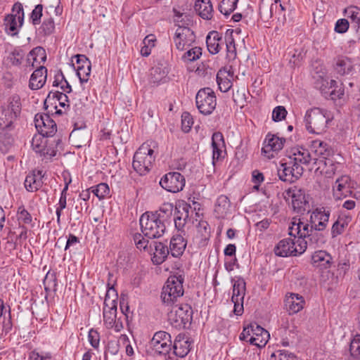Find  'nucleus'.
<instances>
[{"instance_id":"f257e3e1","label":"nucleus","mask_w":360,"mask_h":360,"mask_svg":"<svg viewBox=\"0 0 360 360\" xmlns=\"http://www.w3.org/2000/svg\"><path fill=\"white\" fill-rule=\"evenodd\" d=\"M331 120L332 116L327 110L314 108L307 110L304 122L307 130L310 134H321L326 131Z\"/></svg>"},{"instance_id":"f03ea898","label":"nucleus","mask_w":360,"mask_h":360,"mask_svg":"<svg viewBox=\"0 0 360 360\" xmlns=\"http://www.w3.org/2000/svg\"><path fill=\"white\" fill-rule=\"evenodd\" d=\"M21 100L15 94L8 98L0 107V129H10L21 112Z\"/></svg>"},{"instance_id":"7ed1b4c3","label":"nucleus","mask_w":360,"mask_h":360,"mask_svg":"<svg viewBox=\"0 0 360 360\" xmlns=\"http://www.w3.org/2000/svg\"><path fill=\"white\" fill-rule=\"evenodd\" d=\"M184 278L182 276H171L168 278L161 292V300L166 307L179 304L184 295Z\"/></svg>"},{"instance_id":"20e7f679","label":"nucleus","mask_w":360,"mask_h":360,"mask_svg":"<svg viewBox=\"0 0 360 360\" xmlns=\"http://www.w3.org/2000/svg\"><path fill=\"white\" fill-rule=\"evenodd\" d=\"M155 159L153 147L148 143H144L134 153L133 168L141 176L146 175L152 169Z\"/></svg>"},{"instance_id":"39448f33","label":"nucleus","mask_w":360,"mask_h":360,"mask_svg":"<svg viewBox=\"0 0 360 360\" xmlns=\"http://www.w3.org/2000/svg\"><path fill=\"white\" fill-rule=\"evenodd\" d=\"M172 349L171 335L164 330L155 332L148 342V353L153 356L166 358Z\"/></svg>"},{"instance_id":"423d86ee","label":"nucleus","mask_w":360,"mask_h":360,"mask_svg":"<svg viewBox=\"0 0 360 360\" xmlns=\"http://www.w3.org/2000/svg\"><path fill=\"white\" fill-rule=\"evenodd\" d=\"M307 250V243L303 238L296 239L290 236L281 240L274 247V252L276 256L288 257L303 254Z\"/></svg>"},{"instance_id":"0eeeda50","label":"nucleus","mask_w":360,"mask_h":360,"mask_svg":"<svg viewBox=\"0 0 360 360\" xmlns=\"http://www.w3.org/2000/svg\"><path fill=\"white\" fill-rule=\"evenodd\" d=\"M171 310L168 313L169 324L176 329L185 328L190 324L193 318V310L188 304H176L170 306Z\"/></svg>"},{"instance_id":"6e6552de","label":"nucleus","mask_w":360,"mask_h":360,"mask_svg":"<svg viewBox=\"0 0 360 360\" xmlns=\"http://www.w3.org/2000/svg\"><path fill=\"white\" fill-rule=\"evenodd\" d=\"M139 223L143 234L148 238H160L166 231V225L149 212L141 216Z\"/></svg>"},{"instance_id":"1a4fd4ad","label":"nucleus","mask_w":360,"mask_h":360,"mask_svg":"<svg viewBox=\"0 0 360 360\" xmlns=\"http://www.w3.org/2000/svg\"><path fill=\"white\" fill-rule=\"evenodd\" d=\"M269 337V332L257 323H251L248 327H245L239 335L240 340H246L259 348L266 345Z\"/></svg>"},{"instance_id":"9d476101","label":"nucleus","mask_w":360,"mask_h":360,"mask_svg":"<svg viewBox=\"0 0 360 360\" xmlns=\"http://www.w3.org/2000/svg\"><path fill=\"white\" fill-rule=\"evenodd\" d=\"M25 13L23 6L20 3H15L13 6L12 12L7 14L4 19L5 32L11 36L18 34L23 25Z\"/></svg>"},{"instance_id":"9b49d317","label":"nucleus","mask_w":360,"mask_h":360,"mask_svg":"<svg viewBox=\"0 0 360 360\" xmlns=\"http://www.w3.org/2000/svg\"><path fill=\"white\" fill-rule=\"evenodd\" d=\"M195 104L201 114L204 115L212 114L217 105L214 91L209 87L200 89L195 96Z\"/></svg>"},{"instance_id":"f8f14e48","label":"nucleus","mask_w":360,"mask_h":360,"mask_svg":"<svg viewBox=\"0 0 360 360\" xmlns=\"http://www.w3.org/2000/svg\"><path fill=\"white\" fill-rule=\"evenodd\" d=\"M117 293L113 287H108L104 300L103 321L108 326H112L113 321L117 319Z\"/></svg>"},{"instance_id":"ddd939ff","label":"nucleus","mask_w":360,"mask_h":360,"mask_svg":"<svg viewBox=\"0 0 360 360\" xmlns=\"http://www.w3.org/2000/svg\"><path fill=\"white\" fill-rule=\"evenodd\" d=\"M168 69L163 63H158L153 66L148 71L146 79H144V88L150 89L157 87L165 83L168 75Z\"/></svg>"},{"instance_id":"4468645a","label":"nucleus","mask_w":360,"mask_h":360,"mask_svg":"<svg viewBox=\"0 0 360 360\" xmlns=\"http://www.w3.org/2000/svg\"><path fill=\"white\" fill-rule=\"evenodd\" d=\"M195 41L193 31L188 26L176 27L173 36V42L176 49L180 51L192 46Z\"/></svg>"},{"instance_id":"2eb2a0df","label":"nucleus","mask_w":360,"mask_h":360,"mask_svg":"<svg viewBox=\"0 0 360 360\" xmlns=\"http://www.w3.org/2000/svg\"><path fill=\"white\" fill-rule=\"evenodd\" d=\"M185 184L184 176L178 172H168L160 181L161 187L171 193H178L182 191Z\"/></svg>"},{"instance_id":"dca6fc26","label":"nucleus","mask_w":360,"mask_h":360,"mask_svg":"<svg viewBox=\"0 0 360 360\" xmlns=\"http://www.w3.org/2000/svg\"><path fill=\"white\" fill-rule=\"evenodd\" d=\"M246 291V283L245 280L238 277L233 281L231 301L234 304L233 312L240 316L243 312V302Z\"/></svg>"},{"instance_id":"f3484780","label":"nucleus","mask_w":360,"mask_h":360,"mask_svg":"<svg viewBox=\"0 0 360 360\" xmlns=\"http://www.w3.org/2000/svg\"><path fill=\"white\" fill-rule=\"evenodd\" d=\"M354 184L355 182L348 175H342L338 177L332 186L334 198L340 200L351 195L352 189L354 188Z\"/></svg>"},{"instance_id":"a211bd4d","label":"nucleus","mask_w":360,"mask_h":360,"mask_svg":"<svg viewBox=\"0 0 360 360\" xmlns=\"http://www.w3.org/2000/svg\"><path fill=\"white\" fill-rule=\"evenodd\" d=\"M46 136L42 134H35L31 141L32 150L41 157L51 159L56 156L57 150L55 147L48 146Z\"/></svg>"},{"instance_id":"6ab92c4d","label":"nucleus","mask_w":360,"mask_h":360,"mask_svg":"<svg viewBox=\"0 0 360 360\" xmlns=\"http://www.w3.org/2000/svg\"><path fill=\"white\" fill-rule=\"evenodd\" d=\"M285 139L268 133L263 142L262 153L268 158H274V154L283 149Z\"/></svg>"},{"instance_id":"aec40b11","label":"nucleus","mask_w":360,"mask_h":360,"mask_svg":"<svg viewBox=\"0 0 360 360\" xmlns=\"http://www.w3.org/2000/svg\"><path fill=\"white\" fill-rule=\"evenodd\" d=\"M303 171V167L295 166L288 160L285 162L281 164L278 169V175L281 181L293 183L302 176Z\"/></svg>"},{"instance_id":"412c9836","label":"nucleus","mask_w":360,"mask_h":360,"mask_svg":"<svg viewBox=\"0 0 360 360\" xmlns=\"http://www.w3.org/2000/svg\"><path fill=\"white\" fill-rule=\"evenodd\" d=\"M34 124L39 134L46 137L53 136L57 131L55 121L47 114H37L34 117Z\"/></svg>"},{"instance_id":"4be33fe9","label":"nucleus","mask_w":360,"mask_h":360,"mask_svg":"<svg viewBox=\"0 0 360 360\" xmlns=\"http://www.w3.org/2000/svg\"><path fill=\"white\" fill-rule=\"evenodd\" d=\"M285 198L291 200L292 207L294 211L302 213L305 211L308 202L306 199L304 191L294 186L286 191Z\"/></svg>"},{"instance_id":"5701e85b","label":"nucleus","mask_w":360,"mask_h":360,"mask_svg":"<svg viewBox=\"0 0 360 360\" xmlns=\"http://www.w3.org/2000/svg\"><path fill=\"white\" fill-rule=\"evenodd\" d=\"M288 160L295 166L311 165L314 160L309 150L302 147H293L287 152Z\"/></svg>"},{"instance_id":"b1692460","label":"nucleus","mask_w":360,"mask_h":360,"mask_svg":"<svg viewBox=\"0 0 360 360\" xmlns=\"http://www.w3.org/2000/svg\"><path fill=\"white\" fill-rule=\"evenodd\" d=\"M315 229L311 228V224L308 221H304L300 219L293 218L289 226V235L296 237V239H306L314 231Z\"/></svg>"},{"instance_id":"393cba45","label":"nucleus","mask_w":360,"mask_h":360,"mask_svg":"<svg viewBox=\"0 0 360 360\" xmlns=\"http://www.w3.org/2000/svg\"><path fill=\"white\" fill-rule=\"evenodd\" d=\"M330 216V211L324 207L315 209L310 214L309 222L311 224V228L319 231L325 230L328 226Z\"/></svg>"},{"instance_id":"a878e982","label":"nucleus","mask_w":360,"mask_h":360,"mask_svg":"<svg viewBox=\"0 0 360 360\" xmlns=\"http://www.w3.org/2000/svg\"><path fill=\"white\" fill-rule=\"evenodd\" d=\"M337 167L331 160L315 158L309 167L318 175H323L326 178L332 177L336 171Z\"/></svg>"},{"instance_id":"bb28decb","label":"nucleus","mask_w":360,"mask_h":360,"mask_svg":"<svg viewBox=\"0 0 360 360\" xmlns=\"http://www.w3.org/2000/svg\"><path fill=\"white\" fill-rule=\"evenodd\" d=\"M212 164H215L224 158L226 145L224 136L221 132H214L212 136Z\"/></svg>"},{"instance_id":"cd10ccee","label":"nucleus","mask_w":360,"mask_h":360,"mask_svg":"<svg viewBox=\"0 0 360 360\" xmlns=\"http://www.w3.org/2000/svg\"><path fill=\"white\" fill-rule=\"evenodd\" d=\"M45 172L43 170L34 169L27 175L24 185L28 192H36L39 191L44 184L43 179Z\"/></svg>"},{"instance_id":"c85d7f7f","label":"nucleus","mask_w":360,"mask_h":360,"mask_svg":"<svg viewBox=\"0 0 360 360\" xmlns=\"http://www.w3.org/2000/svg\"><path fill=\"white\" fill-rule=\"evenodd\" d=\"M46 60V53L44 48L37 46L32 49L27 56L25 68L30 70L38 68Z\"/></svg>"},{"instance_id":"c756f323","label":"nucleus","mask_w":360,"mask_h":360,"mask_svg":"<svg viewBox=\"0 0 360 360\" xmlns=\"http://www.w3.org/2000/svg\"><path fill=\"white\" fill-rule=\"evenodd\" d=\"M191 349V342L188 338L183 334H179L172 342V354L176 356L184 358Z\"/></svg>"},{"instance_id":"7c9ffc66","label":"nucleus","mask_w":360,"mask_h":360,"mask_svg":"<svg viewBox=\"0 0 360 360\" xmlns=\"http://www.w3.org/2000/svg\"><path fill=\"white\" fill-rule=\"evenodd\" d=\"M207 48L210 53H218L224 45V38L221 33L217 31H211L206 37Z\"/></svg>"},{"instance_id":"2f4dec72","label":"nucleus","mask_w":360,"mask_h":360,"mask_svg":"<svg viewBox=\"0 0 360 360\" xmlns=\"http://www.w3.org/2000/svg\"><path fill=\"white\" fill-rule=\"evenodd\" d=\"M333 262V257L325 250L315 251L311 255V264L314 267L320 270L329 269Z\"/></svg>"},{"instance_id":"473e14b6","label":"nucleus","mask_w":360,"mask_h":360,"mask_svg":"<svg viewBox=\"0 0 360 360\" xmlns=\"http://www.w3.org/2000/svg\"><path fill=\"white\" fill-rule=\"evenodd\" d=\"M286 310L290 314H297L304 306L305 301L302 296L297 293H289L285 300Z\"/></svg>"},{"instance_id":"72a5a7b5","label":"nucleus","mask_w":360,"mask_h":360,"mask_svg":"<svg viewBox=\"0 0 360 360\" xmlns=\"http://www.w3.org/2000/svg\"><path fill=\"white\" fill-rule=\"evenodd\" d=\"M47 78V69L43 65L38 67L31 75L29 87L32 90H38L44 86Z\"/></svg>"},{"instance_id":"f704fd0d","label":"nucleus","mask_w":360,"mask_h":360,"mask_svg":"<svg viewBox=\"0 0 360 360\" xmlns=\"http://www.w3.org/2000/svg\"><path fill=\"white\" fill-rule=\"evenodd\" d=\"M233 72L231 69L222 68L217 74V82L221 92H227L233 85Z\"/></svg>"},{"instance_id":"c9c22d12","label":"nucleus","mask_w":360,"mask_h":360,"mask_svg":"<svg viewBox=\"0 0 360 360\" xmlns=\"http://www.w3.org/2000/svg\"><path fill=\"white\" fill-rule=\"evenodd\" d=\"M187 243L184 237L179 234L173 236L169 243V253L174 257H179L183 255Z\"/></svg>"},{"instance_id":"e433bc0d","label":"nucleus","mask_w":360,"mask_h":360,"mask_svg":"<svg viewBox=\"0 0 360 360\" xmlns=\"http://www.w3.org/2000/svg\"><path fill=\"white\" fill-rule=\"evenodd\" d=\"M194 8L202 18L205 20L212 18L213 7L210 0H196Z\"/></svg>"},{"instance_id":"4c0bfd02","label":"nucleus","mask_w":360,"mask_h":360,"mask_svg":"<svg viewBox=\"0 0 360 360\" xmlns=\"http://www.w3.org/2000/svg\"><path fill=\"white\" fill-rule=\"evenodd\" d=\"M174 208V207L172 203L165 202L161 205L158 210L154 212H151L150 213L166 225L172 220Z\"/></svg>"},{"instance_id":"58836bf2","label":"nucleus","mask_w":360,"mask_h":360,"mask_svg":"<svg viewBox=\"0 0 360 360\" xmlns=\"http://www.w3.org/2000/svg\"><path fill=\"white\" fill-rule=\"evenodd\" d=\"M155 251L152 257V262L155 264L163 263L169 254V248L162 243L155 242Z\"/></svg>"},{"instance_id":"ea45409f","label":"nucleus","mask_w":360,"mask_h":360,"mask_svg":"<svg viewBox=\"0 0 360 360\" xmlns=\"http://www.w3.org/2000/svg\"><path fill=\"white\" fill-rule=\"evenodd\" d=\"M16 217L20 226H28L30 228H33L34 226L32 216L23 205H21L18 208Z\"/></svg>"},{"instance_id":"a19ab883","label":"nucleus","mask_w":360,"mask_h":360,"mask_svg":"<svg viewBox=\"0 0 360 360\" xmlns=\"http://www.w3.org/2000/svg\"><path fill=\"white\" fill-rule=\"evenodd\" d=\"M174 13V22L177 27L181 26H188L191 22V18L190 15L184 12V9L180 8H173Z\"/></svg>"},{"instance_id":"79ce46f5","label":"nucleus","mask_w":360,"mask_h":360,"mask_svg":"<svg viewBox=\"0 0 360 360\" xmlns=\"http://www.w3.org/2000/svg\"><path fill=\"white\" fill-rule=\"evenodd\" d=\"M345 15L350 20L357 30H360V8L355 6H348L345 9Z\"/></svg>"},{"instance_id":"37998d69","label":"nucleus","mask_w":360,"mask_h":360,"mask_svg":"<svg viewBox=\"0 0 360 360\" xmlns=\"http://www.w3.org/2000/svg\"><path fill=\"white\" fill-rule=\"evenodd\" d=\"M353 67V63L349 58L341 56L336 61L335 70L339 74L344 75L349 74L352 71Z\"/></svg>"},{"instance_id":"c03bdc74","label":"nucleus","mask_w":360,"mask_h":360,"mask_svg":"<svg viewBox=\"0 0 360 360\" xmlns=\"http://www.w3.org/2000/svg\"><path fill=\"white\" fill-rule=\"evenodd\" d=\"M179 208H181L183 212L181 213V215L179 216L178 214L180 213V210H177V214H175L174 217V221L175 227L178 230H181L186 224V219L188 217V211L191 208V206L187 203H183L179 206Z\"/></svg>"},{"instance_id":"a18cd8bd","label":"nucleus","mask_w":360,"mask_h":360,"mask_svg":"<svg viewBox=\"0 0 360 360\" xmlns=\"http://www.w3.org/2000/svg\"><path fill=\"white\" fill-rule=\"evenodd\" d=\"M25 56V52L20 47H15L7 56V60L13 66L22 65Z\"/></svg>"},{"instance_id":"49530a36","label":"nucleus","mask_w":360,"mask_h":360,"mask_svg":"<svg viewBox=\"0 0 360 360\" xmlns=\"http://www.w3.org/2000/svg\"><path fill=\"white\" fill-rule=\"evenodd\" d=\"M307 243V248L315 249L319 247H321L326 242L323 235L319 231H313L307 238L305 239Z\"/></svg>"},{"instance_id":"de8ad7c7","label":"nucleus","mask_w":360,"mask_h":360,"mask_svg":"<svg viewBox=\"0 0 360 360\" xmlns=\"http://www.w3.org/2000/svg\"><path fill=\"white\" fill-rule=\"evenodd\" d=\"M311 148L314 153L319 156V158L326 159V156L330 154L328 145L321 140H314L311 143Z\"/></svg>"},{"instance_id":"09e8293b","label":"nucleus","mask_w":360,"mask_h":360,"mask_svg":"<svg viewBox=\"0 0 360 360\" xmlns=\"http://www.w3.org/2000/svg\"><path fill=\"white\" fill-rule=\"evenodd\" d=\"M238 2V0H222L219 5V11L228 17L236 10Z\"/></svg>"},{"instance_id":"8fccbe9b","label":"nucleus","mask_w":360,"mask_h":360,"mask_svg":"<svg viewBox=\"0 0 360 360\" xmlns=\"http://www.w3.org/2000/svg\"><path fill=\"white\" fill-rule=\"evenodd\" d=\"M230 207V200L226 195H219L215 203L214 211L220 215H224L226 213L229 207Z\"/></svg>"},{"instance_id":"3c124183","label":"nucleus","mask_w":360,"mask_h":360,"mask_svg":"<svg viewBox=\"0 0 360 360\" xmlns=\"http://www.w3.org/2000/svg\"><path fill=\"white\" fill-rule=\"evenodd\" d=\"M155 41L156 39L153 34H148L143 39V46L141 48V56L147 57L150 54L152 49L155 46Z\"/></svg>"},{"instance_id":"603ef678","label":"nucleus","mask_w":360,"mask_h":360,"mask_svg":"<svg viewBox=\"0 0 360 360\" xmlns=\"http://www.w3.org/2000/svg\"><path fill=\"white\" fill-rule=\"evenodd\" d=\"M53 86L60 87V89L65 93H70L72 91V87L65 79V76L62 72H59L56 74L54 77V81L53 82Z\"/></svg>"},{"instance_id":"864d4df0","label":"nucleus","mask_w":360,"mask_h":360,"mask_svg":"<svg viewBox=\"0 0 360 360\" xmlns=\"http://www.w3.org/2000/svg\"><path fill=\"white\" fill-rule=\"evenodd\" d=\"M188 51L185 52L181 56V59L185 63H190L195 61L200 58L202 55V49L198 46L190 47L187 49Z\"/></svg>"},{"instance_id":"5fc2aeb1","label":"nucleus","mask_w":360,"mask_h":360,"mask_svg":"<svg viewBox=\"0 0 360 360\" xmlns=\"http://www.w3.org/2000/svg\"><path fill=\"white\" fill-rule=\"evenodd\" d=\"M91 192L99 199L103 200L110 196V188L105 183H100L90 188Z\"/></svg>"},{"instance_id":"6e6d98bb","label":"nucleus","mask_w":360,"mask_h":360,"mask_svg":"<svg viewBox=\"0 0 360 360\" xmlns=\"http://www.w3.org/2000/svg\"><path fill=\"white\" fill-rule=\"evenodd\" d=\"M224 44H226L227 58L234 59L236 56V48L235 40L232 35V31L229 34H226L224 37Z\"/></svg>"},{"instance_id":"4d7b16f0","label":"nucleus","mask_w":360,"mask_h":360,"mask_svg":"<svg viewBox=\"0 0 360 360\" xmlns=\"http://www.w3.org/2000/svg\"><path fill=\"white\" fill-rule=\"evenodd\" d=\"M86 64L84 67L76 68L77 75L79 79L80 83L82 84L84 83H86L89 81V77L91 75V62H85Z\"/></svg>"},{"instance_id":"13d9d810","label":"nucleus","mask_w":360,"mask_h":360,"mask_svg":"<svg viewBox=\"0 0 360 360\" xmlns=\"http://www.w3.org/2000/svg\"><path fill=\"white\" fill-rule=\"evenodd\" d=\"M39 30L44 35H50L55 30V22L52 17L44 18Z\"/></svg>"},{"instance_id":"bf43d9fd","label":"nucleus","mask_w":360,"mask_h":360,"mask_svg":"<svg viewBox=\"0 0 360 360\" xmlns=\"http://www.w3.org/2000/svg\"><path fill=\"white\" fill-rule=\"evenodd\" d=\"M351 356L356 360H360V335H356L349 346Z\"/></svg>"},{"instance_id":"052dcab7","label":"nucleus","mask_w":360,"mask_h":360,"mask_svg":"<svg viewBox=\"0 0 360 360\" xmlns=\"http://www.w3.org/2000/svg\"><path fill=\"white\" fill-rule=\"evenodd\" d=\"M43 5L37 4L31 12L29 20L31 23L36 26L41 23V19L42 17Z\"/></svg>"},{"instance_id":"680f3d73","label":"nucleus","mask_w":360,"mask_h":360,"mask_svg":"<svg viewBox=\"0 0 360 360\" xmlns=\"http://www.w3.org/2000/svg\"><path fill=\"white\" fill-rule=\"evenodd\" d=\"M52 354L49 352L39 353L37 349L30 351L28 354V360H51Z\"/></svg>"},{"instance_id":"e2e57ef3","label":"nucleus","mask_w":360,"mask_h":360,"mask_svg":"<svg viewBox=\"0 0 360 360\" xmlns=\"http://www.w3.org/2000/svg\"><path fill=\"white\" fill-rule=\"evenodd\" d=\"M88 340L93 348L98 349L100 346V335L96 330L91 328L89 330Z\"/></svg>"},{"instance_id":"0e129e2a","label":"nucleus","mask_w":360,"mask_h":360,"mask_svg":"<svg viewBox=\"0 0 360 360\" xmlns=\"http://www.w3.org/2000/svg\"><path fill=\"white\" fill-rule=\"evenodd\" d=\"M264 181V174L259 170H254L252 172V182L254 184L253 191H259L261 184Z\"/></svg>"},{"instance_id":"69168bd1","label":"nucleus","mask_w":360,"mask_h":360,"mask_svg":"<svg viewBox=\"0 0 360 360\" xmlns=\"http://www.w3.org/2000/svg\"><path fill=\"white\" fill-rule=\"evenodd\" d=\"M193 124V117L188 112H184L181 115V127L182 130L187 133L188 132Z\"/></svg>"},{"instance_id":"338daca9","label":"nucleus","mask_w":360,"mask_h":360,"mask_svg":"<svg viewBox=\"0 0 360 360\" xmlns=\"http://www.w3.org/2000/svg\"><path fill=\"white\" fill-rule=\"evenodd\" d=\"M273 360H297L296 356L286 350H280L272 354Z\"/></svg>"},{"instance_id":"774afa93","label":"nucleus","mask_w":360,"mask_h":360,"mask_svg":"<svg viewBox=\"0 0 360 360\" xmlns=\"http://www.w3.org/2000/svg\"><path fill=\"white\" fill-rule=\"evenodd\" d=\"M287 113V110L283 106L278 105L272 111V120L274 122H280L285 118Z\"/></svg>"}]
</instances>
